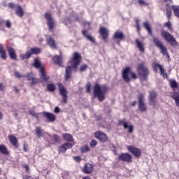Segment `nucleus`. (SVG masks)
Here are the masks:
<instances>
[{"mask_svg": "<svg viewBox=\"0 0 179 179\" xmlns=\"http://www.w3.org/2000/svg\"><path fill=\"white\" fill-rule=\"evenodd\" d=\"M127 149L129 152H131V153H132V155H134V156H135L136 157H141V150H139V148H136L134 146H131V145H128L127 146Z\"/></svg>", "mask_w": 179, "mask_h": 179, "instance_id": "nucleus-15", "label": "nucleus"}, {"mask_svg": "<svg viewBox=\"0 0 179 179\" xmlns=\"http://www.w3.org/2000/svg\"><path fill=\"white\" fill-rule=\"evenodd\" d=\"M34 66L37 69H39V72H41V78L45 82H47L49 78L45 74V71L44 70V68H43V65L41 64V62H40V60L38 59H34Z\"/></svg>", "mask_w": 179, "mask_h": 179, "instance_id": "nucleus-5", "label": "nucleus"}, {"mask_svg": "<svg viewBox=\"0 0 179 179\" xmlns=\"http://www.w3.org/2000/svg\"><path fill=\"white\" fill-rule=\"evenodd\" d=\"M6 27H8V29L10 28L11 26H12V23H10V21L6 20Z\"/></svg>", "mask_w": 179, "mask_h": 179, "instance_id": "nucleus-51", "label": "nucleus"}, {"mask_svg": "<svg viewBox=\"0 0 179 179\" xmlns=\"http://www.w3.org/2000/svg\"><path fill=\"white\" fill-rule=\"evenodd\" d=\"M94 136L96 139H99L100 142H107V141H108V136H107V134L103 133V131H98L95 132Z\"/></svg>", "mask_w": 179, "mask_h": 179, "instance_id": "nucleus-13", "label": "nucleus"}, {"mask_svg": "<svg viewBox=\"0 0 179 179\" xmlns=\"http://www.w3.org/2000/svg\"><path fill=\"white\" fill-rule=\"evenodd\" d=\"M161 36L163 38H165L169 44H171V45H177V41H176V38L173 35H171V34L162 30L161 31Z\"/></svg>", "mask_w": 179, "mask_h": 179, "instance_id": "nucleus-7", "label": "nucleus"}, {"mask_svg": "<svg viewBox=\"0 0 179 179\" xmlns=\"http://www.w3.org/2000/svg\"><path fill=\"white\" fill-rule=\"evenodd\" d=\"M45 17L48 20V25L49 26L50 30H52V29H54V20H52V17H51V13H45Z\"/></svg>", "mask_w": 179, "mask_h": 179, "instance_id": "nucleus-17", "label": "nucleus"}, {"mask_svg": "<svg viewBox=\"0 0 179 179\" xmlns=\"http://www.w3.org/2000/svg\"><path fill=\"white\" fill-rule=\"evenodd\" d=\"M114 40H119V41H122L125 38V35L122 31H116L113 35Z\"/></svg>", "mask_w": 179, "mask_h": 179, "instance_id": "nucleus-19", "label": "nucleus"}, {"mask_svg": "<svg viewBox=\"0 0 179 179\" xmlns=\"http://www.w3.org/2000/svg\"><path fill=\"white\" fill-rule=\"evenodd\" d=\"M137 71L138 72V75L142 80H146V78H148V75H149V70L145 62H142L138 64Z\"/></svg>", "mask_w": 179, "mask_h": 179, "instance_id": "nucleus-3", "label": "nucleus"}, {"mask_svg": "<svg viewBox=\"0 0 179 179\" xmlns=\"http://www.w3.org/2000/svg\"><path fill=\"white\" fill-rule=\"evenodd\" d=\"M170 85H171V87H172V89H177V87H178V84H177L176 80H172L170 83Z\"/></svg>", "mask_w": 179, "mask_h": 179, "instance_id": "nucleus-41", "label": "nucleus"}, {"mask_svg": "<svg viewBox=\"0 0 179 179\" xmlns=\"http://www.w3.org/2000/svg\"><path fill=\"white\" fill-rule=\"evenodd\" d=\"M8 140L13 146H17V138L13 135L8 136Z\"/></svg>", "mask_w": 179, "mask_h": 179, "instance_id": "nucleus-28", "label": "nucleus"}, {"mask_svg": "<svg viewBox=\"0 0 179 179\" xmlns=\"http://www.w3.org/2000/svg\"><path fill=\"white\" fill-rule=\"evenodd\" d=\"M47 89L49 92H54L55 90V85L50 83L47 85Z\"/></svg>", "mask_w": 179, "mask_h": 179, "instance_id": "nucleus-40", "label": "nucleus"}, {"mask_svg": "<svg viewBox=\"0 0 179 179\" xmlns=\"http://www.w3.org/2000/svg\"><path fill=\"white\" fill-rule=\"evenodd\" d=\"M165 27H167L170 31H171L173 30V29L171 28V22H170V21H168L167 22H166L164 24Z\"/></svg>", "mask_w": 179, "mask_h": 179, "instance_id": "nucleus-46", "label": "nucleus"}, {"mask_svg": "<svg viewBox=\"0 0 179 179\" xmlns=\"http://www.w3.org/2000/svg\"><path fill=\"white\" fill-rule=\"evenodd\" d=\"M85 87H86V90H87V93H90V89H91V87H92V84H90V83H87L86 84Z\"/></svg>", "mask_w": 179, "mask_h": 179, "instance_id": "nucleus-48", "label": "nucleus"}, {"mask_svg": "<svg viewBox=\"0 0 179 179\" xmlns=\"http://www.w3.org/2000/svg\"><path fill=\"white\" fill-rule=\"evenodd\" d=\"M136 101L131 102V106H136Z\"/></svg>", "mask_w": 179, "mask_h": 179, "instance_id": "nucleus-60", "label": "nucleus"}, {"mask_svg": "<svg viewBox=\"0 0 179 179\" xmlns=\"http://www.w3.org/2000/svg\"><path fill=\"white\" fill-rule=\"evenodd\" d=\"M28 149H29V147L27 146V145L24 144L23 150H24V152H27Z\"/></svg>", "mask_w": 179, "mask_h": 179, "instance_id": "nucleus-55", "label": "nucleus"}, {"mask_svg": "<svg viewBox=\"0 0 179 179\" xmlns=\"http://www.w3.org/2000/svg\"><path fill=\"white\" fill-rule=\"evenodd\" d=\"M99 33L102 36L103 40L106 41L108 38V30L106 27H101Z\"/></svg>", "mask_w": 179, "mask_h": 179, "instance_id": "nucleus-22", "label": "nucleus"}, {"mask_svg": "<svg viewBox=\"0 0 179 179\" xmlns=\"http://www.w3.org/2000/svg\"><path fill=\"white\" fill-rule=\"evenodd\" d=\"M35 132L37 138H41L45 134V132H44V131L41 129L40 127H36Z\"/></svg>", "mask_w": 179, "mask_h": 179, "instance_id": "nucleus-27", "label": "nucleus"}, {"mask_svg": "<svg viewBox=\"0 0 179 179\" xmlns=\"http://www.w3.org/2000/svg\"><path fill=\"white\" fill-rule=\"evenodd\" d=\"M86 69H87V65H86V64L81 65V66L80 68V72H84V71H86Z\"/></svg>", "mask_w": 179, "mask_h": 179, "instance_id": "nucleus-47", "label": "nucleus"}, {"mask_svg": "<svg viewBox=\"0 0 179 179\" xmlns=\"http://www.w3.org/2000/svg\"><path fill=\"white\" fill-rule=\"evenodd\" d=\"M159 71H160V73L162 76H164V78L167 77V74L164 73V69L163 67L159 69Z\"/></svg>", "mask_w": 179, "mask_h": 179, "instance_id": "nucleus-50", "label": "nucleus"}, {"mask_svg": "<svg viewBox=\"0 0 179 179\" xmlns=\"http://www.w3.org/2000/svg\"><path fill=\"white\" fill-rule=\"evenodd\" d=\"M7 51L11 59H16V52H15V49L10 46L7 48Z\"/></svg>", "mask_w": 179, "mask_h": 179, "instance_id": "nucleus-24", "label": "nucleus"}, {"mask_svg": "<svg viewBox=\"0 0 179 179\" xmlns=\"http://www.w3.org/2000/svg\"><path fill=\"white\" fill-rule=\"evenodd\" d=\"M28 179H33V178H31V176H29Z\"/></svg>", "mask_w": 179, "mask_h": 179, "instance_id": "nucleus-63", "label": "nucleus"}, {"mask_svg": "<svg viewBox=\"0 0 179 179\" xmlns=\"http://www.w3.org/2000/svg\"><path fill=\"white\" fill-rule=\"evenodd\" d=\"M152 66H154V69L155 72H157V69H162L163 67L159 63L153 62Z\"/></svg>", "mask_w": 179, "mask_h": 179, "instance_id": "nucleus-39", "label": "nucleus"}, {"mask_svg": "<svg viewBox=\"0 0 179 179\" xmlns=\"http://www.w3.org/2000/svg\"><path fill=\"white\" fill-rule=\"evenodd\" d=\"M74 160H76L77 163H80V160H82V159H80V157H74Z\"/></svg>", "mask_w": 179, "mask_h": 179, "instance_id": "nucleus-53", "label": "nucleus"}, {"mask_svg": "<svg viewBox=\"0 0 179 179\" xmlns=\"http://www.w3.org/2000/svg\"><path fill=\"white\" fill-rule=\"evenodd\" d=\"M119 125H122L124 129H128V132L129 134H132L134 132V126L128 125V122H127V119H122L119 120Z\"/></svg>", "mask_w": 179, "mask_h": 179, "instance_id": "nucleus-12", "label": "nucleus"}, {"mask_svg": "<svg viewBox=\"0 0 179 179\" xmlns=\"http://www.w3.org/2000/svg\"><path fill=\"white\" fill-rule=\"evenodd\" d=\"M29 51H30L31 55H33V54H40L41 50H40V48H31Z\"/></svg>", "mask_w": 179, "mask_h": 179, "instance_id": "nucleus-38", "label": "nucleus"}, {"mask_svg": "<svg viewBox=\"0 0 179 179\" xmlns=\"http://www.w3.org/2000/svg\"><path fill=\"white\" fill-rule=\"evenodd\" d=\"M0 57L1 59L6 60V51L3 48V45L0 43Z\"/></svg>", "mask_w": 179, "mask_h": 179, "instance_id": "nucleus-26", "label": "nucleus"}, {"mask_svg": "<svg viewBox=\"0 0 179 179\" xmlns=\"http://www.w3.org/2000/svg\"><path fill=\"white\" fill-rule=\"evenodd\" d=\"M172 99L176 101V106L179 107V93L178 92H173L172 94Z\"/></svg>", "mask_w": 179, "mask_h": 179, "instance_id": "nucleus-30", "label": "nucleus"}, {"mask_svg": "<svg viewBox=\"0 0 179 179\" xmlns=\"http://www.w3.org/2000/svg\"><path fill=\"white\" fill-rule=\"evenodd\" d=\"M138 110L141 113H145L148 110V106L145 103V96L143 94H140L138 96Z\"/></svg>", "mask_w": 179, "mask_h": 179, "instance_id": "nucleus-8", "label": "nucleus"}, {"mask_svg": "<svg viewBox=\"0 0 179 179\" xmlns=\"http://www.w3.org/2000/svg\"><path fill=\"white\" fill-rule=\"evenodd\" d=\"M23 167L25 169L26 171H29V166L27 164H24Z\"/></svg>", "mask_w": 179, "mask_h": 179, "instance_id": "nucleus-58", "label": "nucleus"}, {"mask_svg": "<svg viewBox=\"0 0 179 179\" xmlns=\"http://www.w3.org/2000/svg\"><path fill=\"white\" fill-rule=\"evenodd\" d=\"M172 9L173 10L175 16L179 17V6H173Z\"/></svg>", "mask_w": 179, "mask_h": 179, "instance_id": "nucleus-36", "label": "nucleus"}, {"mask_svg": "<svg viewBox=\"0 0 179 179\" xmlns=\"http://www.w3.org/2000/svg\"><path fill=\"white\" fill-rule=\"evenodd\" d=\"M108 92V87L107 85H100L99 83H96L94 87V94L95 97L103 101L106 99V94Z\"/></svg>", "mask_w": 179, "mask_h": 179, "instance_id": "nucleus-2", "label": "nucleus"}, {"mask_svg": "<svg viewBox=\"0 0 179 179\" xmlns=\"http://www.w3.org/2000/svg\"><path fill=\"white\" fill-rule=\"evenodd\" d=\"M70 65L66 67V80H69L71 79V76H72V70L78 68L79 64H80V55L78 52L73 53V57L69 62Z\"/></svg>", "mask_w": 179, "mask_h": 179, "instance_id": "nucleus-1", "label": "nucleus"}, {"mask_svg": "<svg viewBox=\"0 0 179 179\" xmlns=\"http://www.w3.org/2000/svg\"><path fill=\"white\" fill-rule=\"evenodd\" d=\"M83 34H84V36H86V38H87V40H89V41H91V43H94V38H93V36L86 34V31H83Z\"/></svg>", "mask_w": 179, "mask_h": 179, "instance_id": "nucleus-37", "label": "nucleus"}, {"mask_svg": "<svg viewBox=\"0 0 179 179\" xmlns=\"http://www.w3.org/2000/svg\"><path fill=\"white\" fill-rule=\"evenodd\" d=\"M164 2L166 5V17L169 20H170V17H171V15H173L171 9L170 8V5H171L173 0H164Z\"/></svg>", "mask_w": 179, "mask_h": 179, "instance_id": "nucleus-16", "label": "nucleus"}, {"mask_svg": "<svg viewBox=\"0 0 179 179\" xmlns=\"http://www.w3.org/2000/svg\"><path fill=\"white\" fill-rule=\"evenodd\" d=\"M42 114L47 118V120L49 121V122H54L55 120H57V117L55 115L48 113V112H43Z\"/></svg>", "mask_w": 179, "mask_h": 179, "instance_id": "nucleus-18", "label": "nucleus"}, {"mask_svg": "<svg viewBox=\"0 0 179 179\" xmlns=\"http://www.w3.org/2000/svg\"><path fill=\"white\" fill-rule=\"evenodd\" d=\"M52 138H53V141H55V142H59V136H58V135L57 134H54L52 136Z\"/></svg>", "mask_w": 179, "mask_h": 179, "instance_id": "nucleus-49", "label": "nucleus"}, {"mask_svg": "<svg viewBox=\"0 0 179 179\" xmlns=\"http://www.w3.org/2000/svg\"><path fill=\"white\" fill-rule=\"evenodd\" d=\"M59 94L62 95V103H66V101H68V92H66V90L62 85V84L59 85Z\"/></svg>", "mask_w": 179, "mask_h": 179, "instance_id": "nucleus-10", "label": "nucleus"}, {"mask_svg": "<svg viewBox=\"0 0 179 179\" xmlns=\"http://www.w3.org/2000/svg\"><path fill=\"white\" fill-rule=\"evenodd\" d=\"M30 57H31V53L30 50H29V51H27L24 55L21 54V55H20V59H21L22 60H23V59H27L30 58Z\"/></svg>", "mask_w": 179, "mask_h": 179, "instance_id": "nucleus-31", "label": "nucleus"}, {"mask_svg": "<svg viewBox=\"0 0 179 179\" xmlns=\"http://www.w3.org/2000/svg\"><path fill=\"white\" fill-rule=\"evenodd\" d=\"M29 115L32 117H34L35 118H38V117H40V114L36 113L34 110H30Z\"/></svg>", "mask_w": 179, "mask_h": 179, "instance_id": "nucleus-42", "label": "nucleus"}, {"mask_svg": "<svg viewBox=\"0 0 179 179\" xmlns=\"http://www.w3.org/2000/svg\"><path fill=\"white\" fill-rule=\"evenodd\" d=\"M55 113L57 114V113H59V108L58 106H56L54 110Z\"/></svg>", "mask_w": 179, "mask_h": 179, "instance_id": "nucleus-56", "label": "nucleus"}, {"mask_svg": "<svg viewBox=\"0 0 179 179\" xmlns=\"http://www.w3.org/2000/svg\"><path fill=\"white\" fill-rule=\"evenodd\" d=\"M136 44L139 51H141V52H145V48H144L145 44H143L142 41H139V39H136Z\"/></svg>", "mask_w": 179, "mask_h": 179, "instance_id": "nucleus-25", "label": "nucleus"}, {"mask_svg": "<svg viewBox=\"0 0 179 179\" xmlns=\"http://www.w3.org/2000/svg\"><path fill=\"white\" fill-rule=\"evenodd\" d=\"M93 170H94V168L90 163L85 164L82 168V171L84 174H92V173H93Z\"/></svg>", "mask_w": 179, "mask_h": 179, "instance_id": "nucleus-14", "label": "nucleus"}, {"mask_svg": "<svg viewBox=\"0 0 179 179\" xmlns=\"http://www.w3.org/2000/svg\"><path fill=\"white\" fill-rule=\"evenodd\" d=\"M8 6L10 9H15V13L17 16H19V17H22L24 13V10L22 7L18 4H15L13 3H10L8 4Z\"/></svg>", "mask_w": 179, "mask_h": 179, "instance_id": "nucleus-9", "label": "nucleus"}, {"mask_svg": "<svg viewBox=\"0 0 179 179\" xmlns=\"http://www.w3.org/2000/svg\"><path fill=\"white\" fill-rule=\"evenodd\" d=\"M3 89H5V87L3 85H2V83H0V92H3Z\"/></svg>", "mask_w": 179, "mask_h": 179, "instance_id": "nucleus-57", "label": "nucleus"}, {"mask_svg": "<svg viewBox=\"0 0 179 179\" xmlns=\"http://www.w3.org/2000/svg\"><path fill=\"white\" fill-rule=\"evenodd\" d=\"M91 148H96V145H97V141H96L95 139H92L90 143Z\"/></svg>", "mask_w": 179, "mask_h": 179, "instance_id": "nucleus-44", "label": "nucleus"}, {"mask_svg": "<svg viewBox=\"0 0 179 179\" xmlns=\"http://www.w3.org/2000/svg\"><path fill=\"white\" fill-rule=\"evenodd\" d=\"M118 160L121 162H125L126 163H132V156L128 153H122L118 157Z\"/></svg>", "mask_w": 179, "mask_h": 179, "instance_id": "nucleus-11", "label": "nucleus"}, {"mask_svg": "<svg viewBox=\"0 0 179 179\" xmlns=\"http://www.w3.org/2000/svg\"><path fill=\"white\" fill-rule=\"evenodd\" d=\"M156 96L157 94L155 92V91H150L149 99H150V106H155L156 105Z\"/></svg>", "mask_w": 179, "mask_h": 179, "instance_id": "nucleus-20", "label": "nucleus"}, {"mask_svg": "<svg viewBox=\"0 0 179 179\" xmlns=\"http://www.w3.org/2000/svg\"><path fill=\"white\" fill-rule=\"evenodd\" d=\"M53 61L57 64V65H61L62 64V57L61 56H55L53 57Z\"/></svg>", "mask_w": 179, "mask_h": 179, "instance_id": "nucleus-34", "label": "nucleus"}, {"mask_svg": "<svg viewBox=\"0 0 179 179\" xmlns=\"http://www.w3.org/2000/svg\"><path fill=\"white\" fill-rule=\"evenodd\" d=\"M135 22L136 23V29H137V31L138 33H139V31H141V25H139V20H138L137 18L135 19Z\"/></svg>", "mask_w": 179, "mask_h": 179, "instance_id": "nucleus-45", "label": "nucleus"}, {"mask_svg": "<svg viewBox=\"0 0 179 179\" xmlns=\"http://www.w3.org/2000/svg\"><path fill=\"white\" fill-rule=\"evenodd\" d=\"M15 75L17 78H22V74H20V73L15 71Z\"/></svg>", "mask_w": 179, "mask_h": 179, "instance_id": "nucleus-54", "label": "nucleus"}, {"mask_svg": "<svg viewBox=\"0 0 179 179\" xmlns=\"http://www.w3.org/2000/svg\"><path fill=\"white\" fill-rule=\"evenodd\" d=\"M143 26L145 29L147 30L148 34H150L152 36V29L150 28V25L149 24V22H143Z\"/></svg>", "mask_w": 179, "mask_h": 179, "instance_id": "nucleus-33", "label": "nucleus"}, {"mask_svg": "<svg viewBox=\"0 0 179 179\" xmlns=\"http://www.w3.org/2000/svg\"><path fill=\"white\" fill-rule=\"evenodd\" d=\"M0 153H2L3 155H8L9 152H8V148L5 145H0Z\"/></svg>", "mask_w": 179, "mask_h": 179, "instance_id": "nucleus-32", "label": "nucleus"}, {"mask_svg": "<svg viewBox=\"0 0 179 179\" xmlns=\"http://www.w3.org/2000/svg\"><path fill=\"white\" fill-rule=\"evenodd\" d=\"M0 173H1V169H0Z\"/></svg>", "mask_w": 179, "mask_h": 179, "instance_id": "nucleus-64", "label": "nucleus"}, {"mask_svg": "<svg viewBox=\"0 0 179 179\" xmlns=\"http://www.w3.org/2000/svg\"><path fill=\"white\" fill-rule=\"evenodd\" d=\"M90 149L89 145H83L81 147V152L85 153L86 152H89Z\"/></svg>", "mask_w": 179, "mask_h": 179, "instance_id": "nucleus-43", "label": "nucleus"}, {"mask_svg": "<svg viewBox=\"0 0 179 179\" xmlns=\"http://www.w3.org/2000/svg\"><path fill=\"white\" fill-rule=\"evenodd\" d=\"M72 146H73V145H72V143H66L63 144L61 147L59 148V152H62L63 153H64V152H66V150H68V149H71L72 148Z\"/></svg>", "mask_w": 179, "mask_h": 179, "instance_id": "nucleus-21", "label": "nucleus"}, {"mask_svg": "<svg viewBox=\"0 0 179 179\" xmlns=\"http://www.w3.org/2000/svg\"><path fill=\"white\" fill-rule=\"evenodd\" d=\"M29 176H22V178L23 179H28Z\"/></svg>", "mask_w": 179, "mask_h": 179, "instance_id": "nucleus-59", "label": "nucleus"}, {"mask_svg": "<svg viewBox=\"0 0 179 179\" xmlns=\"http://www.w3.org/2000/svg\"><path fill=\"white\" fill-rule=\"evenodd\" d=\"M46 41H47V44L50 45L51 48H57V45H55V41H54L51 36H47Z\"/></svg>", "mask_w": 179, "mask_h": 179, "instance_id": "nucleus-23", "label": "nucleus"}, {"mask_svg": "<svg viewBox=\"0 0 179 179\" xmlns=\"http://www.w3.org/2000/svg\"><path fill=\"white\" fill-rule=\"evenodd\" d=\"M15 92L17 93V92H19V90L15 88Z\"/></svg>", "mask_w": 179, "mask_h": 179, "instance_id": "nucleus-62", "label": "nucleus"}, {"mask_svg": "<svg viewBox=\"0 0 179 179\" xmlns=\"http://www.w3.org/2000/svg\"><path fill=\"white\" fill-rule=\"evenodd\" d=\"M64 139H65V141H67L68 142H73V136H72V135L68 134V133H64L62 135Z\"/></svg>", "mask_w": 179, "mask_h": 179, "instance_id": "nucleus-29", "label": "nucleus"}, {"mask_svg": "<svg viewBox=\"0 0 179 179\" xmlns=\"http://www.w3.org/2000/svg\"><path fill=\"white\" fill-rule=\"evenodd\" d=\"M152 41L156 47L159 48L161 53L163 54V55H166L167 58H170V55H169V53L167 52V48L163 45V43L155 36H153Z\"/></svg>", "mask_w": 179, "mask_h": 179, "instance_id": "nucleus-6", "label": "nucleus"}, {"mask_svg": "<svg viewBox=\"0 0 179 179\" xmlns=\"http://www.w3.org/2000/svg\"><path fill=\"white\" fill-rule=\"evenodd\" d=\"M122 76L124 82H129V80H131V78L129 76H131L132 79H136V74L133 72L129 67L123 69Z\"/></svg>", "mask_w": 179, "mask_h": 179, "instance_id": "nucleus-4", "label": "nucleus"}, {"mask_svg": "<svg viewBox=\"0 0 179 179\" xmlns=\"http://www.w3.org/2000/svg\"><path fill=\"white\" fill-rule=\"evenodd\" d=\"M2 117H3L2 113L0 112V120H2Z\"/></svg>", "mask_w": 179, "mask_h": 179, "instance_id": "nucleus-61", "label": "nucleus"}, {"mask_svg": "<svg viewBox=\"0 0 179 179\" xmlns=\"http://www.w3.org/2000/svg\"><path fill=\"white\" fill-rule=\"evenodd\" d=\"M138 3L140 5H145V6L148 5V3H146V1H145L144 0H138Z\"/></svg>", "mask_w": 179, "mask_h": 179, "instance_id": "nucleus-52", "label": "nucleus"}, {"mask_svg": "<svg viewBox=\"0 0 179 179\" xmlns=\"http://www.w3.org/2000/svg\"><path fill=\"white\" fill-rule=\"evenodd\" d=\"M41 82V80L36 78H31V86L38 85Z\"/></svg>", "mask_w": 179, "mask_h": 179, "instance_id": "nucleus-35", "label": "nucleus"}]
</instances>
